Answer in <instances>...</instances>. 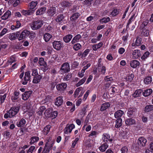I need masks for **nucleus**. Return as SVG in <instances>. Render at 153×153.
Masks as SVG:
<instances>
[{"label": "nucleus", "instance_id": "nucleus-57", "mask_svg": "<svg viewBox=\"0 0 153 153\" xmlns=\"http://www.w3.org/2000/svg\"><path fill=\"white\" fill-rule=\"evenodd\" d=\"M81 47V45L79 43H77L74 46V49L76 51H78Z\"/></svg>", "mask_w": 153, "mask_h": 153}, {"label": "nucleus", "instance_id": "nucleus-63", "mask_svg": "<svg viewBox=\"0 0 153 153\" xmlns=\"http://www.w3.org/2000/svg\"><path fill=\"white\" fill-rule=\"evenodd\" d=\"M35 147L34 146H31L27 151V153H32L35 149Z\"/></svg>", "mask_w": 153, "mask_h": 153}, {"label": "nucleus", "instance_id": "nucleus-46", "mask_svg": "<svg viewBox=\"0 0 153 153\" xmlns=\"http://www.w3.org/2000/svg\"><path fill=\"white\" fill-rule=\"evenodd\" d=\"M39 63L41 66H43L44 67H46V64L44 60V59L43 58H39Z\"/></svg>", "mask_w": 153, "mask_h": 153}, {"label": "nucleus", "instance_id": "nucleus-13", "mask_svg": "<svg viewBox=\"0 0 153 153\" xmlns=\"http://www.w3.org/2000/svg\"><path fill=\"white\" fill-rule=\"evenodd\" d=\"M132 57L134 59H137L141 56L140 51L139 50H135L132 53Z\"/></svg>", "mask_w": 153, "mask_h": 153}, {"label": "nucleus", "instance_id": "nucleus-60", "mask_svg": "<svg viewBox=\"0 0 153 153\" xmlns=\"http://www.w3.org/2000/svg\"><path fill=\"white\" fill-rule=\"evenodd\" d=\"M128 151L127 147L126 146L123 147L121 149V153H128Z\"/></svg>", "mask_w": 153, "mask_h": 153}, {"label": "nucleus", "instance_id": "nucleus-33", "mask_svg": "<svg viewBox=\"0 0 153 153\" xmlns=\"http://www.w3.org/2000/svg\"><path fill=\"white\" fill-rule=\"evenodd\" d=\"M81 36L79 34H78L75 36L73 39L71 41L72 44H74L76 42H78L79 41V39L81 38Z\"/></svg>", "mask_w": 153, "mask_h": 153}, {"label": "nucleus", "instance_id": "nucleus-5", "mask_svg": "<svg viewBox=\"0 0 153 153\" xmlns=\"http://www.w3.org/2000/svg\"><path fill=\"white\" fill-rule=\"evenodd\" d=\"M60 71L63 73H68L70 71V66L68 62H65L61 66Z\"/></svg>", "mask_w": 153, "mask_h": 153}, {"label": "nucleus", "instance_id": "nucleus-26", "mask_svg": "<svg viewBox=\"0 0 153 153\" xmlns=\"http://www.w3.org/2000/svg\"><path fill=\"white\" fill-rule=\"evenodd\" d=\"M26 123L25 120L23 118H22L20 121L17 122L16 125L18 127H23Z\"/></svg>", "mask_w": 153, "mask_h": 153}, {"label": "nucleus", "instance_id": "nucleus-9", "mask_svg": "<svg viewBox=\"0 0 153 153\" xmlns=\"http://www.w3.org/2000/svg\"><path fill=\"white\" fill-rule=\"evenodd\" d=\"M137 111L136 108H129L127 113V115L129 117H131L135 116Z\"/></svg>", "mask_w": 153, "mask_h": 153}, {"label": "nucleus", "instance_id": "nucleus-21", "mask_svg": "<svg viewBox=\"0 0 153 153\" xmlns=\"http://www.w3.org/2000/svg\"><path fill=\"white\" fill-rule=\"evenodd\" d=\"M126 124L127 126H131L135 123V120L134 119L131 118H128L125 120Z\"/></svg>", "mask_w": 153, "mask_h": 153}, {"label": "nucleus", "instance_id": "nucleus-10", "mask_svg": "<svg viewBox=\"0 0 153 153\" xmlns=\"http://www.w3.org/2000/svg\"><path fill=\"white\" fill-rule=\"evenodd\" d=\"M147 142V140L143 137H139L138 140L137 144L140 147H143L145 146Z\"/></svg>", "mask_w": 153, "mask_h": 153}, {"label": "nucleus", "instance_id": "nucleus-12", "mask_svg": "<svg viewBox=\"0 0 153 153\" xmlns=\"http://www.w3.org/2000/svg\"><path fill=\"white\" fill-rule=\"evenodd\" d=\"M30 32L26 30H24L22 31L20 34L19 38V40H22L25 38V36L27 35H28L30 34Z\"/></svg>", "mask_w": 153, "mask_h": 153}, {"label": "nucleus", "instance_id": "nucleus-54", "mask_svg": "<svg viewBox=\"0 0 153 153\" xmlns=\"http://www.w3.org/2000/svg\"><path fill=\"white\" fill-rule=\"evenodd\" d=\"M120 10L119 9H114L111 13V14L113 16H115L118 14L119 13Z\"/></svg>", "mask_w": 153, "mask_h": 153}, {"label": "nucleus", "instance_id": "nucleus-19", "mask_svg": "<svg viewBox=\"0 0 153 153\" xmlns=\"http://www.w3.org/2000/svg\"><path fill=\"white\" fill-rule=\"evenodd\" d=\"M34 12V11L30 9L27 10H23L21 11L22 13L24 15L27 16L32 15Z\"/></svg>", "mask_w": 153, "mask_h": 153}, {"label": "nucleus", "instance_id": "nucleus-7", "mask_svg": "<svg viewBox=\"0 0 153 153\" xmlns=\"http://www.w3.org/2000/svg\"><path fill=\"white\" fill-rule=\"evenodd\" d=\"M67 86V85L65 83L63 82L58 84L56 86L57 90L60 91H65Z\"/></svg>", "mask_w": 153, "mask_h": 153}, {"label": "nucleus", "instance_id": "nucleus-29", "mask_svg": "<svg viewBox=\"0 0 153 153\" xmlns=\"http://www.w3.org/2000/svg\"><path fill=\"white\" fill-rule=\"evenodd\" d=\"M19 93L15 91L13 94V95L11 97V99L13 102H15L19 97Z\"/></svg>", "mask_w": 153, "mask_h": 153}, {"label": "nucleus", "instance_id": "nucleus-8", "mask_svg": "<svg viewBox=\"0 0 153 153\" xmlns=\"http://www.w3.org/2000/svg\"><path fill=\"white\" fill-rule=\"evenodd\" d=\"M53 48L57 50H60L62 46V43L60 41H54L53 43Z\"/></svg>", "mask_w": 153, "mask_h": 153}, {"label": "nucleus", "instance_id": "nucleus-24", "mask_svg": "<svg viewBox=\"0 0 153 153\" xmlns=\"http://www.w3.org/2000/svg\"><path fill=\"white\" fill-rule=\"evenodd\" d=\"M42 78V76L40 75L34 76L32 81L33 83L35 84L38 83L40 81Z\"/></svg>", "mask_w": 153, "mask_h": 153}, {"label": "nucleus", "instance_id": "nucleus-34", "mask_svg": "<svg viewBox=\"0 0 153 153\" xmlns=\"http://www.w3.org/2000/svg\"><path fill=\"white\" fill-rule=\"evenodd\" d=\"M122 120L121 118H119L116 120L115 121V127L117 128L120 127L122 125Z\"/></svg>", "mask_w": 153, "mask_h": 153}, {"label": "nucleus", "instance_id": "nucleus-16", "mask_svg": "<svg viewBox=\"0 0 153 153\" xmlns=\"http://www.w3.org/2000/svg\"><path fill=\"white\" fill-rule=\"evenodd\" d=\"M43 37L45 41L47 42H49L52 38V36L49 33H46L43 34Z\"/></svg>", "mask_w": 153, "mask_h": 153}, {"label": "nucleus", "instance_id": "nucleus-4", "mask_svg": "<svg viewBox=\"0 0 153 153\" xmlns=\"http://www.w3.org/2000/svg\"><path fill=\"white\" fill-rule=\"evenodd\" d=\"M75 127V126L74 124H68L66 125V126L63 130L64 133L66 134L70 133H71L72 130Z\"/></svg>", "mask_w": 153, "mask_h": 153}, {"label": "nucleus", "instance_id": "nucleus-27", "mask_svg": "<svg viewBox=\"0 0 153 153\" xmlns=\"http://www.w3.org/2000/svg\"><path fill=\"white\" fill-rule=\"evenodd\" d=\"M51 128V126L49 125H47L45 127L42 131L44 134L45 135H47L49 132Z\"/></svg>", "mask_w": 153, "mask_h": 153}, {"label": "nucleus", "instance_id": "nucleus-62", "mask_svg": "<svg viewBox=\"0 0 153 153\" xmlns=\"http://www.w3.org/2000/svg\"><path fill=\"white\" fill-rule=\"evenodd\" d=\"M134 15L133 14L131 16L129 20H128V22L127 25V26L128 27L129 25L131 24L133 21H134L135 18H134Z\"/></svg>", "mask_w": 153, "mask_h": 153}, {"label": "nucleus", "instance_id": "nucleus-64", "mask_svg": "<svg viewBox=\"0 0 153 153\" xmlns=\"http://www.w3.org/2000/svg\"><path fill=\"white\" fill-rule=\"evenodd\" d=\"M58 114V112L56 111H54L53 112H51V114L50 117H51L53 119L55 118L57 116Z\"/></svg>", "mask_w": 153, "mask_h": 153}, {"label": "nucleus", "instance_id": "nucleus-22", "mask_svg": "<svg viewBox=\"0 0 153 153\" xmlns=\"http://www.w3.org/2000/svg\"><path fill=\"white\" fill-rule=\"evenodd\" d=\"M11 15V12L9 10H7L4 15L1 16V19L3 20L7 19Z\"/></svg>", "mask_w": 153, "mask_h": 153}, {"label": "nucleus", "instance_id": "nucleus-43", "mask_svg": "<svg viewBox=\"0 0 153 153\" xmlns=\"http://www.w3.org/2000/svg\"><path fill=\"white\" fill-rule=\"evenodd\" d=\"M72 76V74L69 73L64 76V77L63 78V80L65 81H68L71 78Z\"/></svg>", "mask_w": 153, "mask_h": 153}, {"label": "nucleus", "instance_id": "nucleus-35", "mask_svg": "<svg viewBox=\"0 0 153 153\" xmlns=\"http://www.w3.org/2000/svg\"><path fill=\"white\" fill-rule=\"evenodd\" d=\"M46 108L45 106H41L38 109V111L37 112L39 116H42L43 111L46 109Z\"/></svg>", "mask_w": 153, "mask_h": 153}, {"label": "nucleus", "instance_id": "nucleus-14", "mask_svg": "<svg viewBox=\"0 0 153 153\" xmlns=\"http://www.w3.org/2000/svg\"><path fill=\"white\" fill-rule=\"evenodd\" d=\"M33 92L32 91H30L25 92L22 94V98L23 100H27Z\"/></svg>", "mask_w": 153, "mask_h": 153}, {"label": "nucleus", "instance_id": "nucleus-20", "mask_svg": "<svg viewBox=\"0 0 153 153\" xmlns=\"http://www.w3.org/2000/svg\"><path fill=\"white\" fill-rule=\"evenodd\" d=\"M110 104L109 102H106L102 104L101 106L100 110L101 111H103L109 108L110 106Z\"/></svg>", "mask_w": 153, "mask_h": 153}, {"label": "nucleus", "instance_id": "nucleus-25", "mask_svg": "<svg viewBox=\"0 0 153 153\" xmlns=\"http://www.w3.org/2000/svg\"><path fill=\"white\" fill-rule=\"evenodd\" d=\"M152 78L151 76H149L146 77L143 80L144 84L146 85H149L152 82Z\"/></svg>", "mask_w": 153, "mask_h": 153}, {"label": "nucleus", "instance_id": "nucleus-56", "mask_svg": "<svg viewBox=\"0 0 153 153\" xmlns=\"http://www.w3.org/2000/svg\"><path fill=\"white\" fill-rule=\"evenodd\" d=\"M134 77V75L132 74H131L130 75L126 77V79L127 81H131L133 78Z\"/></svg>", "mask_w": 153, "mask_h": 153}, {"label": "nucleus", "instance_id": "nucleus-30", "mask_svg": "<svg viewBox=\"0 0 153 153\" xmlns=\"http://www.w3.org/2000/svg\"><path fill=\"white\" fill-rule=\"evenodd\" d=\"M46 10V8L44 7L39 9L36 12V15H42L45 12Z\"/></svg>", "mask_w": 153, "mask_h": 153}, {"label": "nucleus", "instance_id": "nucleus-61", "mask_svg": "<svg viewBox=\"0 0 153 153\" xmlns=\"http://www.w3.org/2000/svg\"><path fill=\"white\" fill-rule=\"evenodd\" d=\"M118 87L117 86H115L113 85L112 86L111 88V91L113 93H117V89Z\"/></svg>", "mask_w": 153, "mask_h": 153}, {"label": "nucleus", "instance_id": "nucleus-31", "mask_svg": "<svg viewBox=\"0 0 153 153\" xmlns=\"http://www.w3.org/2000/svg\"><path fill=\"white\" fill-rule=\"evenodd\" d=\"M152 90L151 89H147L143 92V94L144 97H147L150 95L152 93Z\"/></svg>", "mask_w": 153, "mask_h": 153}, {"label": "nucleus", "instance_id": "nucleus-39", "mask_svg": "<svg viewBox=\"0 0 153 153\" xmlns=\"http://www.w3.org/2000/svg\"><path fill=\"white\" fill-rule=\"evenodd\" d=\"M72 37V35L71 34L67 35L63 37V40L65 42L68 43L71 40Z\"/></svg>", "mask_w": 153, "mask_h": 153}, {"label": "nucleus", "instance_id": "nucleus-37", "mask_svg": "<svg viewBox=\"0 0 153 153\" xmlns=\"http://www.w3.org/2000/svg\"><path fill=\"white\" fill-rule=\"evenodd\" d=\"M108 146L107 144L105 143L101 145L99 149L100 151L102 152H104L108 148Z\"/></svg>", "mask_w": 153, "mask_h": 153}, {"label": "nucleus", "instance_id": "nucleus-49", "mask_svg": "<svg viewBox=\"0 0 153 153\" xmlns=\"http://www.w3.org/2000/svg\"><path fill=\"white\" fill-rule=\"evenodd\" d=\"M86 80V78L85 77L83 78L81 80H80L77 83L76 85V86L77 87L83 84L85 82Z\"/></svg>", "mask_w": 153, "mask_h": 153}, {"label": "nucleus", "instance_id": "nucleus-58", "mask_svg": "<svg viewBox=\"0 0 153 153\" xmlns=\"http://www.w3.org/2000/svg\"><path fill=\"white\" fill-rule=\"evenodd\" d=\"M150 53L148 51H146L143 54V55L141 57V59H144L146 58L149 55Z\"/></svg>", "mask_w": 153, "mask_h": 153}, {"label": "nucleus", "instance_id": "nucleus-47", "mask_svg": "<svg viewBox=\"0 0 153 153\" xmlns=\"http://www.w3.org/2000/svg\"><path fill=\"white\" fill-rule=\"evenodd\" d=\"M82 89L83 88L82 87H79L76 89L74 94V97H76L79 94V93Z\"/></svg>", "mask_w": 153, "mask_h": 153}, {"label": "nucleus", "instance_id": "nucleus-23", "mask_svg": "<svg viewBox=\"0 0 153 153\" xmlns=\"http://www.w3.org/2000/svg\"><path fill=\"white\" fill-rule=\"evenodd\" d=\"M19 34V32H17L16 34L15 33H12L8 35V37L11 40H13L16 39L17 37Z\"/></svg>", "mask_w": 153, "mask_h": 153}, {"label": "nucleus", "instance_id": "nucleus-50", "mask_svg": "<svg viewBox=\"0 0 153 153\" xmlns=\"http://www.w3.org/2000/svg\"><path fill=\"white\" fill-rule=\"evenodd\" d=\"M54 141L53 140L51 141V142L48 143V145L46 146V143H45V147H46L50 149H51V148L53 147L54 144Z\"/></svg>", "mask_w": 153, "mask_h": 153}, {"label": "nucleus", "instance_id": "nucleus-40", "mask_svg": "<svg viewBox=\"0 0 153 153\" xmlns=\"http://www.w3.org/2000/svg\"><path fill=\"white\" fill-rule=\"evenodd\" d=\"M38 3L36 1H32L30 3V9L33 10L37 6Z\"/></svg>", "mask_w": 153, "mask_h": 153}, {"label": "nucleus", "instance_id": "nucleus-51", "mask_svg": "<svg viewBox=\"0 0 153 153\" xmlns=\"http://www.w3.org/2000/svg\"><path fill=\"white\" fill-rule=\"evenodd\" d=\"M149 30L146 29H143L142 32V34L145 36H147L149 35Z\"/></svg>", "mask_w": 153, "mask_h": 153}, {"label": "nucleus", "instance_id": "nucleus-41", "mask_svg": "<svg viewBox=\"0 0 153 153\" xmlns=\"http://www.w3.org/2000/svg\"><path fill=\"white\" fill-rule=\"evenodd\" d=\"M39 139V138L38 137L33 136L30 139V145L33 144L35 142H37Z\"/></svg>", "mask_w": 153, "mask_h": 153}, {"label": "nucleus", "instance_id": "nucleus-59", "mask_svg": "<svg viewBox=\"0 0 153 153\" xmlns=\"http://www.w3.org/2000/svg\"><path fill=\"white\" fill-rule=\"evenodd\" d=\"M32 75L33 76H35L39 75L37 70L36 69L34 68L32 69Z\"/></svg>", "mask_w": 153, "mask_h": 153}, {"label": "nucleus", "instance_id": "nucleus-2", "mask_svg": "<svg viewBox=\"0 0 153 153\" xmlns=\"http://www.w3.org/2000/svg\"><path fill=\"white\" fill-rule=\"evenodd\" d=\"M43 21L40 19L33 21L30 24V27L33 30H36L41 27L43 25Z\"/></svg>", "mask_w": 153, "mask_h": 153}, {"label": "nucleus", "instance_id": "nucleus-42", "mask_svg": "<svg viewBox=\"0 0 153 153\" xmlns=\"http://www.w3.org/2000/svg\"><path fill=\"white\" fill-rule=\"evenodd\" d=\"M142 92V90L141 89H138L136 90L134 94H133V96L134 97H136L140 96Z\"/></svg>", "mask_w": 153, "mask_h": 153}, {"label": "nucleus", "instance_id": "nucleus-45", "mask_svg": "<svg viewBox=\"0 0 153 153\" xmlns=\"http://www.w3.org/2000/svg\"><path fill=\"white\" fill-rule=\"evenodd\" d=\"M52 111L51 108H48L45 110L44 114L45 116L47 117L50 116Z\"/></svg>", "mask_w": 153, "mask_h": 153}, {"label": "nucleus", "instance_id": "nucleus-55", "mask_svg": "<svg viewBox=\"0 0 153 153\" xmlns=\"http://www.w3.org/2000/svg\"><path fill=\"white\" fill-rule=\"evenodd\" d=\"M142 41L140 37H137L136 40V45L137 46H138L141 44Z\"/></svg>", "mask_w": 153, "mask_h": 153}, {"label": "nucleus", "instance_id": "nucleus-53", "mask_svg": "<svg viewBox=\"0 0 153 153\" xmlns=\"http://www.w3.org/2000/svg\"><path fill=\"white\" fill-rule=\"evenodd\" d=\"M8 31V30L6 28H4L0 33V37H2Z\"/></svg>", "mask_w": 153, "mask_h": 153}, {"label": "nucleus", "instance_id": "nucleus-44", "mask_svg": "<svg viewBox=\"0 0 153 153\" xmlns=\"http://www.w3.org/2000/svg\"><path fill=\"white\" fill-rule=\"evenodd\" d=\"M61 6L64 7H69L71 5V4L68 1H63L61 3Z\"/></svg>", "mask_w": 153, "mask_h": 153}, {"label": "nucleus", "instance_id": "nucleus-15", "mask_svg": "<svg viewBox=\"0 0 153 153\" xmlns=\"http://www.w3.org/2000/svg\"><path fill=\"white\" fill-rule=\"evenodd\" d=\"M130 65L132 68H135L139 66L140 63L137 60H134L130 61Z\"/></svg>", "mask_w": 153, "mask_h": 153}, {"label": "nucleus", "instance_id": "nucleus-28", "mask_svg": "<svg viewBox=\"0 0 153 153\" xmlns=\"http://www.w3.org/2000/svg\"><path fill=\"white\" fill-rule=\"evenodd\" d=\"M64 18L63 14H59L56 18L55 20L57 22L62 23Z\"/></svg>", "mask_w": 153, "mask_h": 153}, {"label": "nucleus", "instance_id": "nucleus-11", "mask_svg": "<svg viewBox=\"0 0 153 153\" xmlns=\"http://www.w3.org/2000/svg\"><path fill=\"white\" fill-rule=\"evenodd\" d=\"M110 137V136L109 134L107 133H104L102 135V140L105 142H107L108 141L111 142L113 141V139Z\"/></svg>", "mask_w": 153, "mask_h": 153}, {"label": "nucleus", "instance_id": "nucleus-1", "mask_svg": "<svg viewBox=\"0 0 153 153\" xmlns=\"http://www.w3.org/2000/svg\"><path fill=\"white\" fill-rule=\"evenodd\" d=\"M19 109V108L17 106L11 107L9 111H7V113L4 114V118L7 119L8 117L11 118L13 117L18 113Z\"/></svg>", "mask_w": 153, "mask_h": 153}, {"label": "nucleus", "instance_id": "nucleus-17", "mask_svg": "<svg viewBox=\"0 0 153 153\" xmlns=\"http://www.w3.org/2000/svg\"><path fill=\"white\" fill-rule=\"evenodd\" d=\"M63 102L62 97L59 96L56 99L55 104L58 106H59L62 104Z\"/></svg>", "mask_w": 153, "mask_h": 153}, {"label": "nucleus", "instance_id": "nucleus-18", "mask_svg": "<svg viewBox=\"0 0 153 153\" xmlns=\"http://www.w3.org/2000/svg\"><path fill=\"white\" fill-rule=\"evenodd\" d=\"M124 113L123 111L121 110H119L115 112L114 114V116L116 118H120L123 115Z\"/></svg>", "mask_w": 153, "mask_h": 153}, {"label": "nucleus", "instance_id": "nucleus-32", "mask_svg": "<svg viewBox=\"0 0 153 153\" xmlns=\"http://www.w3.org/2000/svg\"><path fill=\"white\" fill-rule=\"evenodd\" d=\"M98 72L100 74H105L106 72L105 67L104 66H100L99 65H98V68H97Z\"/></svg>", "mask_w": 153, "mask_h": 153}, {"label": "nucleus", "instance_id": "nucleus-48", "mask_svg": "<svg viewBox=\"0 0 153 153\" xmlns=\"http://www.w3.org/2000/svg\"><path fill=\"white\" fill-rule=\"evenodd\" d=\"M153 110V105H147L145 107V111L146 112H149Z\"/></svg>", "mask_w": 153, "mask_h": 153}, {"label": "nucleus", "instance_id": "nucleus-6", "mask_svg": "<svg viewBox=\"0 0 153 153\" xmlns=\"http://www.w3.org/2000/svg\"><path fill=\"white\" fill-rule=\"evenodd\" d=\"M30 72L27 71L25 73V76L24 77V81H22V83L23 85H26L28 81H29L30 79Z\"/></svg>", "mask_w": 153, "mask_h": 153}, {"label": "nucleus", "instance_id": "nucleus-38", "mask_svg": "<svg viewBox=\"0 0 153 153\" xmlns=\"http://www.w3.org/2000/svg\"><path fill=\"white\" fill-rule=\"evenodd\" d=\"M103 45L102 42H100L97 44H94L92 45V48L94 51H96L97 49L100 48Z\"/></svg>", "mask_w": 153, "mask_h": 153}, {"label": "nucleus", "instance_id": "nucleus-36", "mask_svg": "<svg viewBox=\"0 0 153 153\" xmlns=\"http://www.w3.org/2000/svg\"><path fill=\"white\" fill-rule=\"evenodd\" d=\"M80 16V14L78 13H74L71 17V21H74L77 19Z\"/></svg>", "mask_w": 153, "mask_h": 153}, {"label": "nucleus", "instance_id": "nucleus-3", "mask_svg": "<svg viewBox=\"0 0 153 153\" xmlns=\"http://www.w3.org/2000/svg\"><path fill=\"white\" fill-rule=\"evenodd\" d=\"M47 13L49 16L52 17L55 16L58 14V13L56 7H50L47 10Z\"/></svg>", "mask_w": 153, "mask_h": 153}, {"label": "nucleus", "instance_id": "nucleus-52", "mask_svg": "<svg viewBox=\"0 0 153 153\" xmlns=\"http://www.w3.org/2000/svg\"><path fill=\"white\" fill-rule=\"evenodd\" d=\"M110 20V18L109 17H107V18L104 17L102 19L100 20V22L102 23H106Z\"/></svg>", "mask_w": 153, "mask_h": 153}]
</instances>
